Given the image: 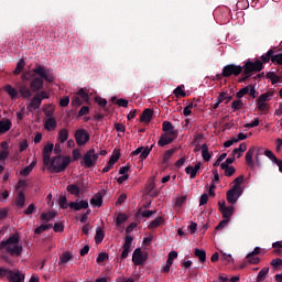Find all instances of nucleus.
I'll use <instances>...</instances> for the list:
<instances>
[{
    "mask_svg": "<svg viewBox=\"0 0 282 282\" xmlns=\"http://www.w3.org/2000/svg\"><path fill=\"white\" fill-rule=\"evenodd\" d=\"M173 94L174 96H176V98H184L186 96V91H184V89H182L181 86L176 87Z\"/></svg>",
    "mask_w": 282,
    "mask_h": 282,
    "instance_id": "obj_50",
    "label": "nucleus"
},
{
    "mask_svg": "<svg viewBox=\"0 0 282 282\" xmlns=\"http://www.w3.org/2000/svg\"><path fill=\"white\" fill-rule=\"evenodd\" d=\"M99 154L96 152V149H90L84 154L82 164L85 169H91L98 162Z\"/></svg>",
    "mask_w": 282,
    "mask_h": 282,
    "instance_id": "obj_5",
    "label": "nucleus"
},
{
    "mask_svg": "<svg viewBox=\"0 0 282 282\" xmlns=\"http://www.w3.org/2000/svg\"><path fill=\"white\" fill-rule=\"evenodd\" d=\"M270 272V268L264 267L262 270L259 271L257 275V282H263L268 279V273Z\"/></svg>",
    "mask_w": 282,
    "mask_h": 282,
    "instance_id": "obj_30",
    "label": "nucleus"
},
{
    "mask_svg": "<svg viewBox=\"0 0 282 282\" xmlns=\"http://www.w3.org/2000/svg\"><path fill=\"white\" fill-rule=\"evenodd\" d=\"M15 206H18V208H23V206H25V194H23V192L18 193Z\"/></svg>",
    "mask_w": 282,
    "mask_h": 282,
    "instance_id": "obj_32",
    "label": "nucleus"
},
{
    "mask_svg": "<svg viewBox=\"0 0 282 282\" xmlns=\"http://www.w3.org/2000/svg\"><path fill=\"white\" fill-rule=\"evenodd\" d=\"M33 74L39 77H34L30 82V88L33 91V94H36V91H41L44 87V83H54V70L46 68L45 66L41 64H36L33 68Z\"/></svg>",
    "mask_w": 282,
    "mask_h": 282,
    "instance_id": "obj_1",
    "label": "nucleus"
},
{
    "mask_svg": "<svg viewBox=\"0 0 282 282\" xmlns=\"http://www.w3.org/2000/svg\"><path fill=\"white\" fill-rule=\"evenodd\" d=\"M241 184H243V175H240L234 180V185L231 188L236 191H243V188H241Z\"/></svg>",
    "mask_w": 282,
    "mask_h": 282,
    "instance_id": "obj_35",
    "label": "nucleus"
},
{
    "mask_svg": "<svg viewBox=\"0 0 282 282\" xmlns=\"http://www.w3.org/2000/svg\"><path fill=\"white\" fill-rule=\"evenodd\" d=\"M19 91L22 96V98H32V94H34V91H32V88L28 87V85L22 84L19 88Z\"/></svg>",
    "mask_w": 282,
    "mask_h": 282,
    "instance_id": "obj_23",
    "label": "nucleus"
},
{
    "mask_svg": "<svg viewBox=\"0 0 282 282\" xmlns=\"http://www.w3.org/2000/svg\"><path fill=\"white\" fill-rule=\"evenodd\" d=\"M177 135L175 134H169V133H163L158 142L159 147H166V144H171L173 140H175Z\"/></svg>",
    "mask_w": 282,
    "mask_h": 282,
    "instance_id": "obj_14",
    "label": "nucleus"
},
{
    "mask_svg": "<svg viewBox=\"0 0 282 282\" xmlns=\"http://www.w3.org/2000/svg\"><path fill=\"white\" fill-rule=\"evenodd\" d=\"M127 219H128V216H127V214H118V216H117V218H116V224L118 225V226H122V224H124V221H127Z\"/></svg>",
    "mask_w": 282,
    "mask_h": 282,
    "instance_id": "obj_47",
    "label": "nucleus"
},
{
    "mask_svg": "<svg viewBox=\"0 0 282 282\" xmlns=\"http://www.w3.org/2000/svg\"><path fill=\"white\" fill-rule=\"evenodd\" d=\"M41 99L39 96L34 95V97L28 102L26 109L28 111H36L41 107Z\"/></svg>",
    "mask_w": 282,
    "mask_h": 282,
    "instance_id": "obj_15",
    "label": "nucleus"
},
{
    "mask_svg": "<svg viewBox=\"0 0 282 282\" xmlns=\"http://www.w3.org/2000/svg\"><path fill=\"white\" fill-rule=\"evenodd\" d=\"M254 151H256V149H254V147H252L246 153V163L251 169L254 166V161L252 160V158L254 156Z\"/></svg>",
    "mask_w": 282,
    "mask_h": 282,
    "instance_id": "obj_25",
    "label": "nucleus"
},
{
    "mask_svg": "<svg viewBox=\"0 0 282 282\" xmlns=\"http://www.w3.org/2000/svg\"><path fill=\"white\" fill-rule=\"evenodd\" d=\"M193 107H194L193 104H189L187 107H185V108L183 109L184 116H186V117L191 116V113L193 112V111H192Z\"/></svg>",
    "mask_w": 282,
    "mask_h": 282,
    "instance_id": "obj_64",
    "label": "nucleus"
},
{
    "mask_svg": "<svg viewBox=\"0 0 282 282\" xmlns=\"http://www.w3.org/2000/svg\"><path fill=\"white\" fill-rule=\"evenodd\" d=\"M243 107V102L241 100H234L231 102V109H234V111H239V109H242Z\"/></svg>",
    "mask_w": 282,
    "mask_h": 282,
    "instance_id": "obj_48",
    "label": "nucleus"
},
{
    "mask_svg": "<svg viewBox=\"0 0 282 282\" xmlns=\"http://www.w3.org/2000/svg\"><path fill=\"white\" fill-rule=\"evenodd\" d=\"M272 96H274V93L268 91V93L260 95L257 98L256 104H257L259 111H268V109H269L268 102H270V100H272Z\"/></svg>",
    "mask_w": 282,
    "mask_h": 282,
    "instance_id": "obj_6",
    "label": "nucleus"
},
{
    "mask_svg": "<svg viewBox=\"0 0 282 282\" xmlns=\"http://www.w3.org/2000/svg\"><path fill=\"white\" fill-rule=\"evenodd\" d=\"M67 138H69V130L67 129H62L58 132V137L57 140L61 144H65V142H67Z\"/></svg>",
    "mask_w": 282,
    "mask_h": 282,
    "instance_id": "obj_27",
    "label": "nucleus"
},
{
    "mask_svg": "<svg viewBox=\"0 0 282 282\" xmlns=\"http://www.w3.org/2000/svg\"><path fill=\"white\" fill-rule=\"evenodd\" d=\"M12 129V121L10 120H1L0 121V133H6Z\"/></svg>",
    "mask_w": 282,
    "mask_h": 282,
    "instance_id": "obj_28",
    "label": "nucleus"
},
{
    "mask_svg": "<svg viewBox=\"0 0 282 282\" xmlns=\"http://www.w3.org/2000/svg\"><path fill=\"white\" fill-rule=\"evenodd\" d=\"M199 169H202V163H196L195 166H187L185 169V173L189 175L191 180H195V177H197V171H199Z\"/></svg>",
    "mask_w": 282,
    "mask_h": 282,
    "instance_id": "obj_19",
    "label": "nucleus"
},
{
    "mask_svg": "<svg viewBox=\"0 0 282 282\" xmlns=\"http://www.w3.org/2000/svg\"><path fill=\"white\" fill-rule=\"evenodd\" d=\"M243 79L242 80H247V78H250V75L252 74V72H261V69H263V62L257 59L256 62H247L243 67Z\"/></svg>",
    "mask_w": 282,
    "mask_h": 282,
    "instance_id": "obj_4",
    "label": "nucleus"
},
{
    "mask_svg": "<svg viewBox=\"0 0 282 282\" xmlns=\"http://www.w3.org/2000/svg\"><path fill=\"white\" fill-rule=\"evenodd\" d=\"M271 62L276 63V65H282V53L273 55Z\"/></svg>",
    "mask_w": 282,
    "mask_h": 282,
    "instance_id": "obj_56",
    "label": "nucleus"
},
{
    "mask_svg": "<svg viewBox=\"0 0 282 282\" xmlns=\"http://www.w3.org/2000/svg\"><path fill=\"white\" fill-rule=\"evenodd\" d=\"M52 228L54 232H63V230H65V226H63L62 223H55Z\"/></svg>",
    "mask_w": 282,
    "mask_h": 282,
    "instance_id": "obj_58",
    "label": "nucleus"
},
{
    "mask_svg": "<svg viewBox=\"0 0 282 282\" xmlns=\"http://www.w3.org/2000/svg\"><path fill=\"white\" fill-rule=\"evenodd\" d=\"M69 208H72V210H83V209H87L89 208V202L87 200H76V202H72L69 204Z\"/></svg>",
    "mask_w": 282,
    "mask_h": 282,
    "instance_id": "obj_16",
    "label": "nucleus"
},
{
    "mask_svg": "<svg viewBox=\"0 0 282 282\" xmlns=\"http://www.w3.org/2000/svg\"><path fill=\"white\" fill-rule=\"evenodd\" d=\"M271 265L273 268H281L282 265V259L281 258H275L271 261Z\"/></svg>",
    "mask_w": 282,
    "mask_h": 282,
    "instance_id": "obj_63",
    "label": "nucleus"
},
{
    "mask_svg": "<svg viewBox=\"0 0 282 282\" xmlns=\"http://www.w3.org/2000/svg\"><path fill=\"white\" fill-rule=\"evenodd\" d=\"M221 261H227V263H232V261H235V259H232L231 254L228 253H224L221 254Z\"/></svg>",
    "mask_w": 282,
    "mask_h": 282,
    "instance_id": "obj_62",
    "label": "nucleus"
},
{
    "mask_svg": "<svg viewBox=\"0 0 282 282\" xmlns=\"http://www.w3.org/2000/svg\"><path fill=\"white\" fill-rule=\"evenodd\" d=\"M228 224H230V220L228 219H224L221 220L218 226L216 227V230H224V228H226V226H228Z\"/></svg>",
    "mask_w": 282,
    "mask_h": 282,
    "instance_id": "obj_61",
    "label": "nucleus"
},
{
    "mask_svg": "<svg viewBox=\"0 0 282 282\" xmlns=\"http://www.w3.org/2000/svg\"><path fill=\"white\" fill-rule=\"evenodd\" d=\"M163 221H164V218L162 217L155 218L149 225L150 230H153V228H158V226H160Z\"/></svg>",
    "mask_w": 282,
    "mask_h": 282,
    "instance_id": "obj_44",
    "label": "nucleus"
},
{
    "mask_svg": "<svg viewBox=\"0 0 282 282\" xmlns=\"http://www.w3.org/2000/svg\"><path fill=\"white\" fill-rule=\"evenodd\" d=\"M10 275V269L0 267V280L3 281L4 279L8 280Z\"/></svg>",
    "mask_w": 282,
    "mask_h": 282,
    "instance_id": "obj_46",
    "label": "nucleus"
},
{
    "mask_svg": "<svg viewBox=\"0 0 282 282\" xmlns=\"http://www.w3.org/2000/svg\"><path fill=\"white\" fill-rule=\"evenodd\" d=\"M243 195V191L241 189H235V188H230L227 192V202L229 204H231V206H234V204H236L237 202H239V197Z\"/></svg>",
    "mask_w": 282,
    "mask_h": 282,
    "instance_id": "obj_9",
    "label": "nucleus"
},
{
    "mask_svg": "<svg viewBox=\"0 0 282 282\" xmlns=\"http://www.w3.org/2000/svg\"><path fill=\"white\" fill-rule=\"evenodd\" d=\"M56 217V212H47L41 215L42 221H52Z\"/></svg>",
    "mask_w": 282,
    "mask_h": 282,
    "instance_id": "obj_37",
    "label": "nucleus"
},
{
    "mask_svg": "<svg viewBox=\"0 0 282 282\" xmlns=\"http://www.w3.org/2000/svg\"><path fill=\"white\" fill-rule=\"evenodd\" d=\"M120 160V153H116L113 155H111L110 160L108 161L107 166H105L102 169V173H109L110 170L113 169V165L116 164V162H118Z\"/></svg>",
    "mask_w": 282,
    "mask_h": 282,
    "instance_id": "obj_18",
    "label": "nucleus"
},
{
    "mask_svg": "<svg viewBox=\"0 0 282 282\" xmlns=\"http://www.w3.org/2000/svg\"><path fill=\"white\" fill-rule=\"evenodd\" d=\"M248 94H250V87L246 86L237 93V98H243Z\"/></svg>",
    "mask_w": 282,
    "mask_h": 282,
    "instance_id": "obj_54",
    "label": "nucleus"
},
{
    "mask_svg": "<svg viewBox=\"0 0 282 282\" xmlns=\"http://www.w3.org/2000/svg\"><path fill=\"white\" fill-rule=\"evenodd\" d=\"M109 259V254L107 252H100L96 259L97 263H104V261H107Z\"/></svg>",
    "mask_w": 282,
    "mask_h": 282,
    "instance_id": "obj_53",
    "label": "nucleus"
},
{
    "mask_svg": "<svg viewBox=\"0 0 282 282\" xmlns=\"http://www.w3.org/2000/svg\"><path fill=\"white\" fill-rule=\"evenodd\" d=\"M69 164H72V159L69 156L57 155L50 159V164L47 166L53 173H63Z\"/></svg>",
    "mask_w": 282,
    "mask_h": 282,
    "instance_id": "obj_3",
    "label": "nucleus"
},
{
    "mask_svg": "<svg viewBox=\"0 0 282 282\" xmlns=\"http://www.w3.org/2000/svg\"><path fill=\"white\" fill-rule=\"evenodd\" d=\"M202 158H203L204 162H210V158H213L210 155V152L208 151L207 144L202 145Z\"/></svg>",
    "mask_w": 282,
    "mask_h": 282,
    "instance_id": "obj_33",
    "label": "nucleus"
},
{
    "mask_svg": "<svg viewBox=\"0 0 282 282\" xmlns=\"http://www.w3.org/2000/svg\"><path fill=\"white\" fill-rule=\"evenodd\" d=\"M241 72H243V67L229 64L223 68V76L225 78H230V76H239Z\"/></svg>",
    "mask_w": 282,
    "mask_h": 282,
    "instance_id": "obj_7",
    "label": "nucleus"
},
{
    "mask_svg": "<svg viewBox=\"0 0 282 282\" xmlns=\"http://www.w3.org/2000/svg\"><path fill=\"white\" fill-rule=\"evenodd\" d=\"M232 162H235L234 156L226 159V161L220 164V169H228V166H230V164H232Z\"/></svg>",
    "mask_w": 282,
    "mask_h": 282,
    "instance_id": "obj_60",
    "label": "nucleus"
},
{
    "mask_svg": "<svg viewBox=\"0 0 282 282\" xmlns=\"http://www.w3.org/2000/svg\"><path fill=\"white\" fill-rule=\"evenodd\" d=\"M95 102L99 105V107H107V99L99 96L95 97Z\"/></svg>",
    "mask_w": 282,
    "mask_h": 282,
    "instance_id": "obj_57",
    "label": "nucleus"
},
{
    "mask_svg": "<svg viewBox=\"0 0 282 282\" xmlns=\"http://www.w3.org/2000/svg\"><path fill=\"white\" fill-rule=\"evenodd\" d=\"M247 259L251 265H259V263H261V258L253 256L252 253H248Z\"/></svg>",
    "mask_w": 282,
    "mask_h": 282,
    "instance_id": "obj_38",
    "label": "nucleus"
},
{
    "mask_svg": "<svg viewBox=\"0 0 282 282\" xmlns=\"http://www.w3.org/2000/svg\"><path fill=\"white\" fill-rule=\"evenodd\" d=\"M151 149L152 148H144V147L138 148L132 152V155H140L142 160H147V158H149V154L151 153Z\"/></svg>",
    "mask_w": 282,
    "mask_h": 282,
    "instance_id": "obj_20",
    "label": "nucleus"
},
{
    "mask_svg": "<svg viewBox=\"0 0 282 282\" xmlns=\"http://www.w3.org/2000/svg\"><path fill=\"white\" fill-rule=\"evenodd\" d=\"M46 131H54V129H56V119L54 118H48L46 121H45V124H44Z\"/></svg>",
    "mask_w": 282,
    "mask_h": 282,
    "instance_id": "obj_34",
    "label": "nucleus"
},
{
    "mask_svg": "<svg viewBox=\"0 0 282 282\" xmlns=\"http://www.w3.org/2000/svg\"><path fill=\"white\" fill-rule=\"evenodd\" d=\"M52 151H54V144L50 143V144L44 147L43 164H45V166H50V160H51Z\"/></svg>",
    "mask_w": 282,
    "mask_h": 282,
    "instance_id": "obj_13",
    "label": "nucleus"
},
{
    "mask_svg": "<svg viewBox=\"0 0 282 282\" xmlns=\"http://www.w3.org/2000/svg\"><path fill=\"white\" fill-rule=\"evenodd\" d=\"M223 171H225L226 177H232V175H235L236 170L234 166H227V167H223Z\"/></svg>",
    "mask_w": 282,
    "mask_h": 282,
    "instance_id": "obj_55",
    "label": "nucleus"
},
{
    "mask_svg": "<svg viewBox=\"0 0 282 282\" xmlns=\"http://www.w3.org/2000/svg\"><path fill=\"white\" fill-rule=\"evenodd\" d=\"M29 147L28 139L22 140L19 145L20 153H23Z\"/></svg>",
    "mask_w": 282,
    "mask_h": 282,
    "instance_id": "obj_59",
    "label": "nucleus"
},
{
    "mask_svg": "<svg viewBox=\"0 0 282 282\" xmlns=\"http://www.w3.org/2000/svg\"><path fill=\"white\" fill-rule=\"evenodd\" d=\"M9 282H23L25 281V274L19 270H10L9 278L7 279Z\"/></svg>",
    "mask_w": 282,
    "mask_h": 282,
    "instance_id": "obj_11",
    "label": "nucleus"
},
{
    "mask_svg": "<svg viewBox=\"0 0 282 282\" xmlns=\"http://www.w3.org/2000/svg\"><path fill=\"white\" fill-rule=\"evenodd\" d=\"M153 118V110L151 108H147L143 110L141 117H140V122H144L145 124H149Z\"/></svg>",
    "mask_w": 282,
    "mask_h": 282,
    "instance_id": "obj_21",
    "label": "nucleus"
},
{
    "mask_svg": "<svg viewBox=\"0 0 282 282\" xmlns=\"http://www.w3.org/2000/svg\"><path fill=\"white\" fill-rule=\"evenodd\" d=\"M273 55H274V51L273 50H269L267 53H264L261 56L262 63H268L269 61H271Z\"/></svg>",
    "mask_w": 282,
    "mask_h": 282,
    "instance_id": "obj_43",
    "label": "nucleus"
},
{
    "mask_svg": "<svg viewBox=\"0 0 282 282\" xmlns=\"http://www.w3.org/2000/svg\"><path fill=\"white\" fill-rule=\"evenodd\" d=\"M102 195H105V191L98 192L95 196L90 199V205L94 208H100L102 206Z\"/></svg>",
    "mask_w": 282,
    "mask_h": 282,
    "instance_id": "obj_17",
    "label": "nucleus"
},
{
    "mask_svg": "<svg viewBox=\"0 0 282 282\" xmlns=\"http://www.w3.org/2000/svg\"><path fill=\"white\" fill-rule=\"evenodd\" d=\"M51 228H53L52 224L41 225L40 227L35 228V235H42V232H45V230H50Z\"/></svg>",
    "mask_w": 282,
    "mask_h": 282,
    "instance_id": "obj_42",
    "label": "nucleus"
},
{
    "mask_svg": "<svg viewBox=\"0 0 282 282\" xmlns=\"http://www.w3.org/2000/svg\"><path fill=\"white\" fill-rule=\"evenodd\" d=\"M131 243H133V237L127 236L122 246L121 259H127L129 252H131Z\"/></svg>",
    "mask_w": 282,
    "mask_h": 282,
    "instance_id": "obj_12",
    "label": "nucleus"
},
{
    "mask_svg": "<svg viewBox=\"0 0 282 282\" xmlns=\"http://www.w3.org/2000/svg\"><path fill=\"white\" fill-rule=\"evenodd\" d=\"M147 261V253L142 252L141 248H137L132 254L134 265H142Z\"/></svg>",
    "mask_w": 282,
    "mask_h": 282,
    "instance_id": "obj_10",
    "label": "nucleus"
},
{
    "mask_svg": "<svg viewBox=\"0 0 282 282\" xmlns=\"http://www.w3.org/2000/svg\"><path fill=\"white\" fill-rule=\"evenodd\" d=\"M34 166H36V161H33L29 166L21 170L20 175H22V177H28V175H30L32 171H34Z\"/></svg>",
    "mask_w": 282,
    "mask_h": 282,
    "instance_id": "obj_31",
    "label": "nucleus"
},
{
    "mask_svg": "<svg viewBox=\"0 0 282 282\" xmlns=\"http://www.w3.org/2000/svg\"><path fill=\"white\" fill-rule=\"evenodd\" d=\"M66 191H68L70 195H75V197H80V187L76 184L67 185Z\"/></svg>",
    "mask_w": 282,
    "mask_h": 282,
    "instance_id": "obj_29",
    "label": "nucleus"
},
{
    "mask_svg": "<svg viewBox=\"0 0 282 282\" xmlns=\"http://www.w3.org/2000/svg\"><path fill=\"white\" fill-rule=\"evenodd\" d=\"M75 140L78 147H85L89 142V133L85 129H78L75 131Z\"/></svg>",
    "mask_w": 282,
    "mask_h": 282,
    "instance_id": "obj_8",
    "label": "nucleus"
},
{
    "mask_svg": "<svg viewBox=\"0 0 282 282\" xmlns=\"http://www.w3.org/2000/svg\"><path fill=\"white\" fill-rule=\"evenodd\" d=\"M24 67H25V61L20 59V61L18 62V64H17V67H15L14 72H13V74H14L15 76H19V74H21V72H23V68H24Z\"/></svg>",
    "mask_w": 282,
    "mask_h": 282,
    "instance_id": "obj_41",
    "label": "nucleus"
},
{
    "mask_svg": "<svg viewBox=\"0 0 282 282\" xmlns=\"http://www.w3.org/2000/svg\"><path fill=\"white\" fill-rule=\"evenodd\" d=\"M220 213H221L224 219H228V221H230V217H232V215L235 213V207L234 206L224 207Z\"/></svg>",
    "mask_w": 282,
    "mask_h": 282,
    "instance_id": "obj_26",
    "label": "nucleus"
},
{
    "mask_svg": "<svg viewBox=\"0 0 282 282\" xmlns=\"http://www.w3.org/2000/svg\"><path fill=\"white\" fill-rule=\"evenodd\" d=\"M163 131L164 133H167L170 135H177V130L175 129V127H173V123H171L170 121L163 122Z\"/></svg>",
    "mask_w": 282,
    "mask_h": 282,
    "instance_id": "obj_22",
    "label": "nucleus"
},
{
    "mask_svg": "<svg viewBox=\"0 0 282 282\" xmlns=\"http://www.w3.org/2000/svg\"><path fill=\"white\" fill-rule=\"evenodd\" d=\"M175 151H177V148H173V149L165 151V153L163 155V162L171 160V156L173 155V153H175Z\"/></svg>",
    "mask_w": 282,
    "mask_h": 282,
    "instance_id": "obj_49",
    "label": "nucleus"
},
{
    "mask_svg": "<svg viewBox=\"0 0 282 282\" xmlns=\"http://www.w3.org/2000/svg\"><path fill=\"white\" fill-rule=\"evenodd\" d=\"M102 239H105V230H102V228H97L95 243H102Z\"/></svg>",
    "mask_w": 282,
    "mask_h": 282,
    "instance_id": "obj_36",
    "label": "nucleus"
},
{
    "mask_svg": "<svg viewBox=\"0 0 282 282\" xmlns=\"http://www.w3.org/2000/svg\"><path fill=\"white\" fill-rule=\"evenodd\" d=\"M264 155H265L267 158H269V160H271V162H273V164H276V162H279V159L276 158V155H274V152H273V151L265 150V151H264Z\"/></svg>",
    "mask_w": 282,
    "mask_h": 282,
    "instance_id": "obj_45",
    "label": "nucleus"
},
{
    "mask_svg": "<svg viewBox=\"0 0 282 282\" xmlns=\"http://www.w3.org/2000/svg\"><path fill=\"white\" fill-rule=\"evenodd\" d=\"M267 76L270 78L272 85H276V83L281 80V77L279 75H275L274 73H268Z\"/></svg>",
    "mask_w": 282,
    "mask_h": 282,
    "instance_id": "obj_52",
    "label": "nucleus"
},
{
    "mask_svg": "<svg viewBox=\"0 0 282 282\" xmlns=\"http://www.w3.org/2000/svg\"><path fill=\"white\" fill-rule=\"evenodd\" d=\"M78 96L82 98L84 102H89V95L85 91L84 88L78 90Z\"/></svg>",
    "mask_w": 282,
    "mask_h": 282,
    "instance_id": "obj_51",
    "label": "nucleus"
},
{
    "mask_svg": "<svg viewBox=\"0 0 282 282\" xmlns=\"http://www.w3.org/2000/svg\"><path fill=\"white\" fill-rule=\"evenodd\" d=\"M4 91H7V94H9V96H10L11 98H17V96H19V91H17V90L14 89V87H12V86H10V85H7V86L4 87Z\"/></svg>",
    "mask_w": 282,
    "mask_h": 282,
    "instance_id": "obj_40",
    "label": "nucleus"
},
{
    "mask_svg": "<svg viewBox=\"0 0 282 282\" xmlns=\"http://www.w3.org/2000/svg\"><path fill=\"white\" fill-rule=\"evenodd\" d=\"M19 234H14L0 242L1 252L10 254V257H21L23 254V246L20 243Z\"/></svg>",
    "mask_w": 282,
    "mask_h": 282,
    "instance_id": "obj_2",
    "label": "nucleus"
},
{
    "mask_svg": "<svg viewBox=\"0 0 282 282\" xmlns=\"http://www.w3.org/2000/svg\"><path fill=\"white\" fill-rule=\"evenodd\" d=\"M195 257L199 259L200 263L206 262V251L202 249H195Z\"/></svg>",
    "mask_w": 282,
    "mask_h": 282,
    "instance_id": "obj_39",
    "label": "nucleus"
},
{
    "mask_svg": "<svg viewBox=\"0 0 282 282\" xmlns=\"http://www.w3.org/2000/svg\"><path fill=\"white\" fill-rule=\"evenodd\" d=\"M72 259H74V254H72L69 251H66L59 257L58 265H65L66 263H69Z\"/></svg>",
    "mask_w": 282,
    "mask_h": 282,
    "instance_id": "obj_24",
    "label": "nucleus"
}]
</instances>
